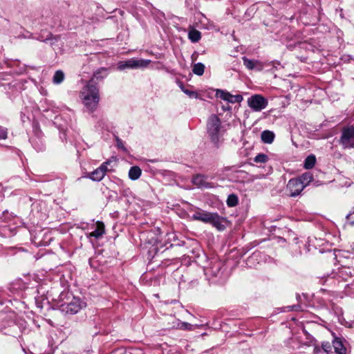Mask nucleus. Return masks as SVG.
Wrapping results in <instances>:
<instances>
[{"label":"nucleus","instance_id":"f257e3e1","mask_svg":"<svg viewBox=\"0 0 354 354\" xmlns=\"http://www.w3.org/2000/svg\"><path fill=\"white\" fill-rule=\"evenodd\" d=\"M100 71L106 72V70L102 68L95 73L89 82L82 88L80 93L82 103L91 112L94 111L97 109L100 101L99 88L95 85V79L99 78L98 74Z\"/></svg>","mask_w":354,"mask_h":354},{"label":"nucleus","instance_id":"f03ea898","mask_svg":"<svg viewBox=\"0 0 354 354\" xmlns=\"http://www.w3.org/2000/svg\"><path fill=\"white\" fill-rule=\"evenodd\" d=\"M192 218L194 221L211 224L219 231H223L225 228L223 224L225 219L217 213L209 212L203 209H198L192 214Z\"/></svg>","mask_w":354,"mask_h":354},{"label":"nucleus","instance_id":"7ed1b4c3","mask_svg":"<svg viewBox=\"0 0 354 354\" xmlns=\"http://www.w3.org/2000/svg\"><path fill=\"white\" fill-rule=\"evenodd\" d=\"M207 133L212 142L217 145L223 135L220 119L216 115H212L207 121Z\"/></svg>","mask_w":354,"mask_h":354},{"label":"nucleus","instance_id":"20e7f679","mask_svg":"<svg viewBox=\"0 0 354 354\" xmlns=\"http://www.w3.org/2000/svg\"><path fill=\"white\" fill-rule=\"evenodd\" d=\"M309 183L310 174L305 173L298 178L290 180L287 185V190L290 192V196H296L299 195Z\"/></svg>","mask_w":354,"mask_h":354},{"label":"nucleus","instance_id":"39448f33","mask_svg":"<svg viewBox=\"0 0 354 354\" xmlns=\"http://www.w3.org/2000/svg\"><path fill=\"white\" fill-rule=\"evenodd\" d=\"M268 104V100L259 94L253 95L248 99V106L254 111H261L266 109Z\"/></svg>","mask_w":354,"mask_h":354},{"label":"nucleus","instance_id":"423d86ee","mask_svg":"<svg viewBox=\"0 0 354 354\" xmlns=\"http://www.w3.org/2000/svg\"><path fill=\"white\" fill-rule=\"evenodd\" d=\"M340 143L345 149L354 147V127L344 129L340 138Z\"/></svg>","mask_w":354,"mask_h":354},{"label":"nucleus","instance_id":"0eeeda50","mask_svg":"<svg viewBox=\"0 0 354 354\" xmlns=\"http://www.w3.org/2000/svg\"><path fill=\"white\" fill-rule=\"evenodd\" d=\"M215 95L216 97L221 98V100L232 104L241 102L243 99L241 95H232L230 93L221 89H217L216 91Z\"/></svg>","mask_w":354,"mask_h":354},{"label":"nucleus","instance_id":"6e6552de","mask_svg":"<svg viewBox=\"0 0 354 354\" xmlns=\"http://www.w3.org/2000/svg\"><path fill=\"white\" fill-rule=\"evenodd\" d=\"M84 306V303L80 299L74 297L72 301L66 304L62 305V310L70 314L78 313Z\"/></svg>","mask_w":354,"mask_h":354},{"label":"nucleus","instance_id":"1a4fd4ad","mask_svg":"<svg viewBox=\"0 0 354 354\" xmlns=\"http://www.w3.org/2000/svg\"><path fill=\"white\" fill-rule=\"evenodd\" d=\"M243 65L248 70H256L261 71L263 69V64L261 62L255 59H250L246 57H242Z\"/></svg>","mask_w":354,"mask_h":354},{"label":"nucleus","instance_id":"9d476101","mask_svg":"<svg viewBox=\"0 0 354 354\" xmlns=\"http://www.w3.org/2000/svg\"><path fill=\"white\" fill-rule=\"evenodd\" d=\"M333 346L335 349V352L337 354H346V348L339 338H334L333 341Z\"/></svg>","mask_w":354,"mask_h":354},{"label":"nucleus","instance_id":"9b49d317","mask_svg":"<svg viewBox=\"0 0 354 354\" xmlns=\"http://www.w3.org/2000/svg\"><path fill=\"white\" fill-rule=\"evenodd\" d=\"M324 178V174L320 172L317 169H314L311 172V183L315 181V185L318 186L323 183Z\"/></svg>","mask_w":354,"mask_h":354},{"label":"nucleus","instance_id":"f8f14e48","mask_svg":"<svg viewBox=\"0 0 354 354\" xmlns=\"http://www.w3.org/2000/svg\"><path fill=\"white\" fill-rule=\"evenodd\" d=\"M104 233V225L102 222L97 221L96 223V228L94 231L89 234V236L100 238Z\"/></svg>","mask_w":354,"mask_h":354},{"label":"nucleus","instance_id":"ddd939ff","mask_svg":"<svg viewBox=\"0 0 354 354\" xmlns=\"http://www.w3.org/2000/svg\"><path fill=\"white\" fill-rule=\"evenodd\" d=\"M274 133L269 130H265L261 133V138L263 143L271 144L274 139Z\"/></svg>","mask_w":354,"mask_h":354},{"label":"nucleus","instance_id":"4468645a","mask_svg":"<svg viewBox=\"0 0 354 354\" xmlns=\"http://www.w3.org/2000/svg\"><path fill=\"white\" fill-rule=\"evenodd\" d=\"M141 174V169L138 166H133L129 171V178L132 180H136L140 177Z\"/></svg>","mask_w":354,"mask_h":354},{"label":"nucleus","instance_id":"2eb2a0df","mask_svg":"<svg viewBox=\"0 0 354 354\" xmlns=\"http://www.w3.org/2000/svg\"><path fill=\"white\" fill-rule=\"evenodd\" d=\"M118 68L120 71H123L127 68L134 69L133 58L118 62Z\"/></svg>","mask_w":354,"mask_h":354},{"label":"nucleus","instance_id":"dca6fc26","mask_svg":"<svg viewBox=\"0 0 354 354\" xmlns=\"http://www.w3.org/2000/svg\"><path fill=\"white\" fill-rule=\"evenodd\" d=\"M192 183L200 187H207V183L206 181V178L203 175H196L192 178Z\"/></svg>","mask_w":354,"mask_h":354},{"label":"nucleus","instance_id":"f3484780","mask_svg":"<svg viewBox=\"0 0 354 354\" xmlns=\"http://www.w3.org/2000/svg\"><path fill=\"white\" fill-rule=\"evenodd\" d=\"M88 177L94 181H100L104 177L103 174V171H102L99 168L96 169L93 171L88 174Z\"/></svg>","mask_w":354,"mask_h":354},{"label":"nucleus","instance_id":"a211bd4d","mask_svg":"<svg viewBox=\"0 0 354 354\" xmlns=\"http://www.w3.org/2000/svg\"><path fill=\"white\" fill-rule=\"evenodd\" d=\"M151 63L150 59H138L133 58L134 69L146 68Z\"/></svg>","mask_w":354,"mask_h":354},{"label":"nucleus","instance_id":"6ab92c4d","mask_svg":"<svg viewBox=\"0 0 354 354\" xmlns=\"http://www.w3.org/2000/svg\"><path fill=\"white\" fill-rule=\"evenodd\" d=\"M188 37L192 42H197L201 39V34L198 30L193 28L189 31Z\"/></svg>","mask_w":354,"mask_h":354},{"label":"nucleus","instance_id":"aec40b11","mask_svg":"<svg viewBox=\"0 0 354 354\" xmlns=\"http://www.w3.org/2000/svg\"><path fill=\"white\" fill-rule=\"evenodd\" d=\"M64 74L62 71H57L53 76V82L55 84H59L63 82Z\"/></svg>","mask_w":354,"mask_h":354},{"label":"nucleus","instance_id":"412c9836","mask_svg":"<svg viewBox=\"0 0 354 354\" xmlns=\"http://www.w3.org/2000/svg\"><path fill=\"white\" fill-rule=\"evenodd\" d=\"M205 66L202 63H197L194 65L192 71L197 75H202L204 73Z\"/></svg>","mask_w":354,"mask_h":354},{"label":"nucleus","instance_id":"4be33fe9","mask_svg":"<svg viewBox=\"0 0 354 354\" xmlns=\"http://www.w3.org/2000/svg\"><path fill=\"white\" fill-rule=\"evenodd\" d=\"M238 197L235 194H230L227 199V205L229 207H235L238 204Z\"/></svg>","mask_w":354,"mask_h":354},{"label":"nucleus","instance_id":"5701e85b","mask_svg":"<svg viewBox=\"0 0 354 354\" xmlns=\"http://www.w3.org/2000/svg\"><path fill=\"white\" fill-rule=\"evenodd\" d=\"M268 160V157L267 155H266L264 153H259L254 158V161L257 163H259V162L265 163Z\"/></svg>","mask_w":354,"mask_h":354},{"label":"nucleus","instance_id":"b1692460","mask_svg":"<svg viewBox=\"0 0 354 354\" xmlns=\"http://www.w3.org/2000/svg\"><path fill=\"white\" fill-rule=\"evenodd\" d=\"M322 348L326 353H329L332 351L331 345L328 342H323L322 344Z\"/></svg>","mask_w":354,"mask_h":354},{"label":"nucleus","instance_id":"393cba45","mask_svg":"<svg viewBox=\"0 0 354 354\" xmlns=\"http://www.w3.org/2000/svg\"><path fill=\"white\" fill-rule=\"evenodd\" d=\"M111 161L107 160L104 162H103L98 168L102 171H103V174L105 176L106 173L109 171L108 169V165L110 164Z\"/></svg>","mask_w":354,"mask_h":354},{"label":"nucleus","instance_id":"a878e982","mask_svg":"<svg viewBox=\"0 0 354 354\" xmlns=\"http://www.w3.org/2000/svg\"><path fill=\"white\" fill-rule=\"evenodd\" d=\"M8 136L7 129L0 126V140H5Z\"/></svg>","mask_w":354,"mask_h":354},{"label":"nucleus","instance_id":"bb28decb","mask_svg":"<svg viewBox=\"0 0 354 354\" xmlns=\"http://www.w3.org/2000/svg\"><path fill=\"white\" fill-rule=\"evenodd\" d=\"M181 89L182 91L185 93L187 94V95H189L190 97H197V93L194 91H189V90H187V89H185L183 87H181Z\"/></svg>","mask_w":354,"mask_h":354},{"label":"nucleus","instance_id":"cd10ccee","mask_svg":"<svg viewBox=\"0 0 354 354\" xmlns=\"http://www.w3.org/2000/svg\"><path fill=\"white\" fill-rule=\"evenodd\" d=\"M180 328L185 329V330H191L192 329V325L187 322H183L180 324Z\"/></svg>","mask_w":354,"mask_h":354},{"label":"nucleus","instance_id":"c85d7f7f","mask_svg":"<svg viewBox=\"0 0 354 354\" xmlns=\"http://www.w3.org/2000/svg\"><path fill=\"white\" fill-rule=\"evenodd\" d=\"M353 214H348L347 216H346V220H347V222L351 225H354V218H353Z\"/></svg>","mask_w":354,"mask_h":354},{"label":"nucleus","instance_id":"c756f323","mask_svg":"<svg viewBox=\"0 0 354 354\" xmlns=\"http://www.w3.org/2000/svg\"><path fill=\"white\" fill-rule=\"evenodd\" d=\"M286 311L298 310L300 308V306L293 305V306H287V307H286Z\"/></svg>","mask_w":354,"mask_h":354},{"label":"nucleus","instance_id":"7c9ffc66","mask_svg":"<svg viewBox=\"0 0 354 354\" xmlns=\"http://www.w3.org/2000/svg\"><path fill=\"white\" fill-rule=\"evenodd\" d=\"M116 141H117V146L119 148H120V149H122L123 150H125V147H124V146L123 145L122 141L120 139H119L118 138H117Z\"/></svg>","mask_w":354,"mask_h":354},{"label":"nucleus","instance_id":"2f4dec72","mask_svg":"<svg viewBox=\"0 0 354 354\" xmlns=\"http://www.w3.org/2000/svg\"><path fill=\"white\" fill-rule=\"evenodd\" d=\"M304 167L306 169H310V156H308L306 158L305 162H304Z\"/></svg>","mask_w":354,"mask_h":354},{"label":"nucleus","instance_id":"473e14b6","mask_svg":"<svg viewBox=\"0 0 354 354\" xmlns=\"http://www.w3.org/2000/svg\"><path fill=\"white\" fill-rule=\"evenodd\" d=\"M315 162H316L315 156L314 155L311 154V169L313 168V167L315 164Z\"/></svg>","mask_w":354,"mask_h":354},{"label":"nucleus","instance_id":"72a5a7b5","mask_svg":"<svg viewBox=\"0 0 354 354\" xmlns=\"http://www.w3.org/2000/svg\"><path fill=\"white\" fill-rule=\"evenodd\" d=\"M314 354H318L320 351H321V349L319 348L318 346L317 345H314Z\"/></svg>","mask_w":354,"mask_h":354},{"label":"nucleus","instance_id":"f704fd0d","mask_svg":"<svg viewBox=\"0 0 354 354\" xmlns=\"http://www.w3.org/2000/svg\"><path fill=\"white\" fill-rule=\"evenodd\" d=\"M264 175H256L252 176V180H254L255 179H260L263 178Z\"/></svg>","mask_w":354,"mask_h":354}]
</instances>
